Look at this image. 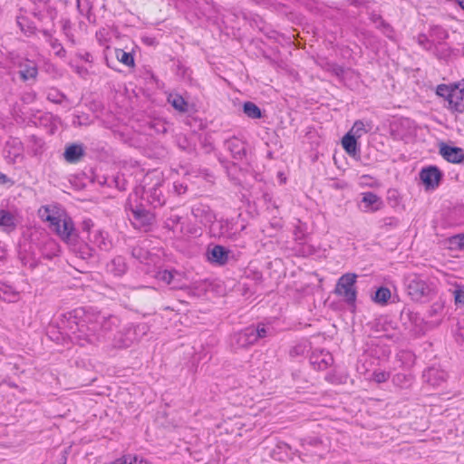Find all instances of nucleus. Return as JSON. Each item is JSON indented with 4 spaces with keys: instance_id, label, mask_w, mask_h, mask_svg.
I'll return each mask as SVG.
<instances>
[{
    "instance_id": "f257e3e1",
    "label": "nucleus",
    "mask_w": 464,
    "mask_h": 464,
    "mask_svg": "<svg viewBox=\"0 0 464 464\" xmlns=\"http://www.w3.org/2000/svg\"><path fill=\"white\" fill-rule=\"evenodd\" d=\"M61 324L80 345H96L104 342L106 334L119 326L120 319L113 314L79 308L62 314Z\"/></svg>"
},
{
    "instance_id": "f03ea898",
    "label": "nucleus",
    "mask_w": 464,
    "mask_h": 464,
    "mask_svg": "<svg viewBox=\"0 0 464 464\" xmlns=\"http://www.w3.org/2000/svg\"><path fill=\"white\" fill-rule=\"evenodd\" d=\"M56 208V207L43 206L39 209V216L44 221L49 222V227L63 240L66 242L74 240L77 234L72 218L65 211Z\"/></svg>"
},
{
    "instance_id": "7ed1b4c3",
    "label": "nucleus",
    "mask_w": 464,
    "mask_h": 464,
    "mask_svg": "<svg viewBox=\"0 0 464 464\" xmlns=\"http://www.w3.org/2000/svg\"><path fill=\"white\" fill-rule=\"evenodd\" d=\"M408 295L413 301L422 302L434 295V287L422 276L409 275L405 279Z\"/></svg>"
},
{
    "instance_id": "20e7f679",
    "label": "nucleus",
    "mask_w": 464,
    "mask_h": 464,
    "mask_svg": "<svg viewBox=\"0 0 464 464\" xmlns=\"http://www.w3.org/2000/svg\"><path fill=\"white\" fill-rule=\"evenodd\" d=\"M357 276L353 273L343 275L335 286V293L343 297L348 304L353 305L357 297L355 288Z\"/></svg>"
},
{
    "instance_id": "39448f33",
    "label": "nucleus",
    "mask_w": 464,
    "mask_h": 464,
    "mask_svg": "<svg viewBox=\"0 0 464 464\" xmlns=\"http://www.w3.org/2000/svg\"><path fill=\"white\" fill-rule=\"evenodd\" d=\"M166 184L163 180L157 179L151 187L144 188V194L147 201L153 207H162L166 203L165 191Z\"/></svg>"
},
{
    "instance_id": "423d86ee",
    "label": "nucleus",
    "mask_w": 464,
    "mask_h": 464,
    "mask_svg": "<svg viewBox=\"0 0 464 464\" xmlns=\"http://www.w3.org/2000/svg\"><path fill=\"white\" fill-rule=\"evenodd\" d=\"M442 178L443 173L436 166L425 167L420 171V179L426 190H433L437 188L440 186Z\"/></svg>"
},
{
    "instance_id": "0eeeda50",
    "label": "nucleus",
    "mask_w": 464,
    "mask_h": 464,
    "mask_svg": "<svg viewBox=\"0 0 464 464\" xmlns=\"http://www.w3.org/2000/svg\"><path fill=\"white\" fill-rule=\"evenodd\" d=\"M136 341L135 330L132 324H130L117 332L112 340V346L117 349L128 348Z\"/></svg>"
},
{
    "instance_id": "6e6552de",
    "label": "nucleus",
    "mask_w": 464,
    "mask_h": 464,
    "mask_svg": "<svg viewBox=\"0 0 464 464\" xmlns=\"http://www.w3.org/2000/svg\"><path fill=\"white\" fill-rule=\"evenodd\" d=\"M225 147L231 153L234 160L238 161L247 160V144L243 140L232 137L226 140Z\"/></svg>"
},
{
    "instance_id": "1a4fd4ad",
    "label": "nucleus",
    "mask_w": 464,
    "mask_h": 464,
    "mask_svg": "<svg viewBox=\"0 0 464 464\" xmlns=\"http://www.w3.org/2000/svg\"><path fill=\"white\" fill-rule=\"evenodd\" d=\"M131 218L130 221L133 224V226L137 228H143L146 229L150 225H151L154 217L153 215L149 212L148 210L142 208H131Z\"/></svg>"
},
{
    "instance_id": "9d476101",
    "label": "nucleus",
    "mask_w": 464,
    "mask_h": 464,
    "mask_svg": "<svg viewBox=\"0 0 464 464\" xmlns=\"http://www.w3.org/2000/svg\"><path fill=\"white\" fill-rule=\"evenodd\" d=\"M448 374L445 371L430 367L423 372V381L432 387H440L447 381Z\"/></svg>"
},
{
    "instance_id": "9b49d317",
    "label": "nucleus",
    "mask_w": 464,
    "mask_h": 464,
    "mask_svg": "<svg viewBox=\"0 0 464 464\" xmlns=\"http://www.w3.org/2000/svg\"><path fill=\"white\" fill-rule=\"evenodd\" d=\"M191 213L194 218L204 226L210 225L216 219L215 213L207 205L198 203L192 207Z\"/></svg>"
},
{
    "instance_id": "f8f14e48",
    "label": "nucleus",
    "mask_w": 464,
    "mask_h": 464,
    "mask_svg": "<svg viewBox=\"0 0 464 464\" xmlns=\"http://www.w3.org/2000/svg\"><path fill=\"white\" fill-rule=\"evenodd\" d=\"M440 155L450 163H461L464 160V150L459 147H453L442 143L440 148Z\"/></svg>"
},
{
    "instance_id": "ddd939ff",
    "label": "nucleus",
    "mask_w": 464,
    "mask_h": 464,
    "mask_svg": "<svg viewBox=\"0 0 464 464\" xmlns=\"http://www.w3.org/2000/svg\"><path fill=\"white\" fill-rule=\"evenodd\" d=\"M84 155V146L81 143H72L67 145L63 152L64 160L71 164L78 163Z\"/></svg>"
},
{
    "instance_id": "4468645a",
    "label": "nucleus",
    "mask_w": 464,
    "mask_h": 464,
    "mask_svg": "<svg viewBox=\"0 0 464 464\" xmlns=\"http://www.w3.org/2000/svg\"><path fill=\"white\" fill-rule=\"evenodd\" d=\"M233 341L240 348H246L256 343L254 335V326H248L237 333L233 336Z\"/></svg>"
},
{
    "instance_id": "2eb2a0df",
    "label": "nucleus",
    "mask_w": 464,
    "mask_h": 464,
    "mask_svg": "<svg viewBox=\"0 0 464 464\" xmlns=\"http://www.w3.org/2000/svg\"><path fill=\"white\" fill-rule=\"evenodd\" d=\"M464 89H460L458 85L453 87V92L448 101V108L454 112L463 113L464 112Z\"/></svg>"
},
{
    "instance_id": "dca6fc26",
    "label": "nucleus",
    "mask_w": 464,
    "mask_h": 464,
    "mask_svg": "<svg viewBox=\"0 0 464 464\" xmlns=\"http://www.w3.org/2000/svg\"><path fill=\"white\" fill-rule=\"evenodd\" d=\"M362 204H363L364 212H374L382 208L383 203L382 198L375 193L368 191L362 194Z\"/></svg>"
},
{
    "instance_id": "f3484780",
    "label": "nucleus",
    "mask_w": 464,
    "mask_h": 464,
    "mask_svg": "<svg viewBox=\"0 0 464 464\" xmlns=\"http://www.w3.org/2000/svg\"><path fill=\"white\" fill-rule=\"evenodd\" d=\"M106 270L114 276H121L127 271L125 258L121 256H115L107 265Z\"/></svg>"
},
{
    "instance_id": "a211bd4d",
    "label": "nucleus",
    "mask_w": 464,
    "mask_h": 464,
    "mask_svg": "<svg viewBox=\"0 0 464 464\" xmlns=\"http://www.w3.org/2000/svg\"><path fill=\"white\" fill-rule=\"evenodd\" d=\"M18 224L16 217L5 209L0 210V227L6 233L15 230Z\"/></svg>"
},
{
    "instance_id": "6ab92c4d",
    "label": "nucleus",
    "mask_w": 464,
    "mask_h": 464,
    "mask_svg": "<svg viewBox=\"0 0 464 464\" xmlns=\"http://www.w3.org/2000/svg\"><path fill=\"white\" fill-rule=\"evenodd\" d=\"M88 239L101 250H109L111 247V242L108 239L107 234L102 230H95L88 235Z\"/></svg>"
},
{
    "instance_id": "aec40b11",
    "label": "nucleus",
    "mask_w": 464,
    "mask_h": 464,
    "mask_svg": "<svg viewBox=\"0 0 464 464\" xmlns=\"http://www.w3.org/2000/svg\"><path fill=\"white\" fill-rule=\"evenodd\" d=\"M321 446L322 440L317 437L306 438L301 440V447L305 455L321 456V452L317 450Z\"/></svg>"
},
{
    "instance_id": "412c9836",
    "label": "nucleus",
    "mask_w": 464,
    "mask_h": 464,
    "mask_svg": "<svg viewBox=\"0 0 464 464\" xmlns=\"http://www.w3.org/2000/svg\"><path fill=\"white\" fill-rule=\"evenodd\" d=\"M229 251L223 246L216 245L208 251V260L218 265H225L228 260Z\"/></svg>"
},
{
    "instance_id": "4be33fe9",
    "label": "nucleus",
    "mask_w": 464,
    "mask_h": 464,
    "mask_svg": "<svg viewBox=\"0 0 464 464\" xmlns=\"http://www.w3.org/2000/svg\"><path fill=\"white\" fill-rule=\"evenodd\" d=\"M38 74V68L34 61L26 60L20 63L19 75L22 80L28 81L35 79Z\"/></svg>"
},
{
    "instance_id": "5701e85b",
    "label": "nucleus",
    "mask_w": 464,
    "mask_h": 464,
    "mask_svg": "<svg viewBox=\"0 0 464 464\" xmlns=\"http://www.w3.org/2000/svg\"><path fill=\"white\" fill-rule=\"evenodd\" d=\"M179 276L178 272L175 270H162L159 271L157 274V278L160 281L166 283L167 285H172L173 288H179V285L176 282V276Z\"/></svg>"
},
{
    "instance_id": "b1692460",
    "label": "nucleus",
    "mask_w": 464,
    "mask_h": 464,
    "mask_svg": "<svg viewBox=\"0 0 464 464\" xmlns=\"http://www.w3.org/2000/svg\"><path fill=\"white\" fill-rule=\"evenodd\" d=\"M342 144L343 149L349 155L354 156L357 153L358 149L356 137L354 135H352L351 132H348L344 135L342 140Z\"/></svg>"
},
{
    "instance_id": "393cba45",
    "label": "nucleus",
    "mask_w": 464,
    "mask_h": 464,
    "mask_svg": "<svg viewBox=\"0 0 464 464\" xmlns=\"http://www.w3.org/2000/svg\"><path fill=\"white\" fill-rule=\"evenodd\" d=\"M59 253V246L54 240H47L43 248L42 255L46 259H52Z\"/></svg>"
},
{
    "instance_id": "a878e982",
    "label": "nucleus",
    "mask_w": 464,
    "mask_h": 464,
    "mask_svg": "<svg viewBox=\"0 0 464 464\" xmlns=\"http://www.w3.org/2000/svg\"><path fill=\"white\" fill-rule=\"evenodd\" d=\"M243 111L250 119H260L263 116L261 109L252 102H244Z\"/></svg>"
},
{
    "instance_id": "bb28decb",
    "label": "nucleus",
    "mask_w": 464,
    "mask_h": 464,
    "mask_svg": "<svg viewBox=\"0 0 464 464\" xmlns=\"http://www.w3.org/2000/svg\"><path fill=\"white\" fill-rule=\"evenodd\" d=\"M17 24L21 31L24 32L26 35H32L36 31V26L34 22L30 21L24 15L17 17Z\"/></svg>"
},
{
    "instance_id": "cd10ccee",
    "label": "nucleus",
    "mask_w": 464,
    "mask_h": 464,
    "mask_svg": "<svg viewBox=\"0 0 464 464\" xmlns=\"http://www.w3.org/2000/svg\"><path fill=\"white\" fill-rule=\"evenodd\" d=\"M28 143L34 156H39L43 153L44 141L41 138L31 135L28 137Z\"/></svg>"
},
{
    "instance_id": "c85d7f7f",
    "label": "nucleus",
    "mask_w": 464,
    "mask_h": 464,
    "mask_svg": "<svg viewBox=\"0 0 464 464\" xmlns=\"http://www.w3.org/2000/svg\"><path fill=\"white\" fill-rule=\"evenodd\" d=\"M168 102L174 107V109L180 112H185L188 111V102L181 95L170 94L168 97Z\"/></svg>"
},
{
    "instance_id": "c756f323",
    "label": "nucleus",
    "mask_w": 464,
    "mask_h": 464,
    "mask_svg": "<svg viewBox=\"0 0 464 464\" xmlns=\"http://www.w3.org/2000/svg\"><path fill=\"white\" fill-rule=\"evenodd\" d=\"M371 20L376 24V27L378 29H381L382 31V33L386 36H388V37L392 36V26L388 23H386L380 14H373L371 16Z\"/></svg>"
},
{
    "instance_id": "7c9ffc66",
    "label": "nucleus",
    "mask_w": 464,
    "mask_h": 464,
    "mask_svg": "<svg viewBox=\"0 0 464 464\" xmlns=\"http://www.w3.org/2000/svg\"><path fill=\"white\" fill-rule=\"evenodd\" d=\"M391 298V291L385 286L379 287L375 295L372 296V301L376 304H385Z\"/></svg>"
},
{
    "instance_id": "2f4dec72",
    "label": "nucleus",
    "mask_w": 464,
    "mask_h": 464,
    "mask_svg": "<svg viewBox=\"0 0 464 464\" xmlns=\"http://www.w3.org/2000/svg\"><path fill=\"white\" fill-rule=\"evenodd\" d=\"M77 9L82 15L86 16L89 22H92L94 15L92 14V5L89 0H77Z\"/></svg>"
},
{
    "instance_id": "473e14b6",
    "label": "nucleus",
    "mask_w": 464,
    "mask_h": 464,
    "mask_svg": "<svg viewBox=\"0 0 464 464\" xmlns=\"http://www.w3.org/2000/svg\"><path fill=\"white\" fill-rule=\"evenodd\" d=\"M455 340L459 343H464V315L457 318L456 325L453 328Z\"/></svg>"
},
{
    "instance_id": "72a5a7b5",
    "label": "nucleus",
    "mask_w": 464,
    "mask_h": 464,
    "mask_svg": "<svg viewBox=\"0 0 464 464\" xmlns=\"http://www.w3.org/2000/svg\"><path fill=\"white\" fill-rule=\"evenodd\" d=\"M115 55L119 62L126 66L133 67L135 65L133 55L121 49L115 50Z\"/></svg>"
},
{
    "instance_id": "f704fd0d",
    "label": "nucleus",
    "mask_w": 464,
    "mask_h": 464,
    "mask_svg": "<svg viewBox=\"0 0 464 464\" xmlns=\"http://www.w3.org/2000/svg\"><path fill=\"white\" fill-rule=\"evenodd\" d=\"M412 377L411 374L397 373L392 377V382L394 385L405 388L411 385Z\"/></svg>"
},
{
    "instance_id": "c9c22d12",
    "label": "nucleus",
    "mask_w": 464,
    "mask_h": 464,
    "mask_svg": "<svg viewBox=\"0 0 464 464\" xmlns=\"http://www.w3.org/2000/svg\"><path fill=\"white\" fill-rule=\"evenodd\" d=\"M119 464H150L143 458H138L136 455H125L117 459Z\"/></svg>"
},
{
    "instance_id": "e433bc0d",
    "label": "nucleus",
    "mask_w": 464,
    "mask_h": 464,
    "mask_svg": "<svg viewBox=\"0 0 464 464\" xmlns=\"http://www.w3.org/2000/svg\"><path fill=\"white\" fill-rule=\"evenodd\" d=\"M47 100L53 103L61 104L66 100V96L57 89H50L47 92Z\"/></svg>"
},
{
    "instance_id": "4c0bfd02",
    "label": "nucleus",
    "mask_w": 464,
    "mask_h": 464,
    "mask_svg": "<svg viewBox=\"0 0 464 464\" xmlns=\"http://www.w3.org/2000/svg\"><path fill=\"white\" fill-rule=\"evenodd\" d=\"M48 43L51 45V47L53 48V50L54 51V53L56 56L61 57V58H63L66 56V51L63 48V46L62 45V44L59 42L58 39H56L54 37H50Z\"/></svg>"
},
{
    "instance_id": "58836bf2",
    "label": "nucleus",
    "mask_w": 464,
    "mask_h": 464,
    "mask_svg": "<svg viewBox=\"0 0 464 464\" xmlns=\"http://www.w3.org/2000/svg\"><path fill=\"white\" fill-rule=\"evenodd\" d=\"M232 224L228 220L220 221V232L219 235L227 238H234L236 233L232 232Z\"/></svg>"
},
{
    "instance_id": "ea45409f",
    "label": "nucleus",
    "mask_w": 464,
    "mask_h": 464,
    "mask_svg": "<svg viewBox=\"0 0 464 464\" xmlns=\"http://www.w3.org/2000/svg\"><path fill=\"white\" fill-rule=\"evenodd\" d=\"M450 244L451 248L464 249V233L451 237L450 238Z\"/></svg>"
},
{
    "instance_id": "a19ab883",
    "label": "nucleus",
    "mask_w": 464,
    "mask_h": 464,
    "mask_svg": "<svg viewBox=\"0 0 464 464\" xmlns=\"http://www.w3.org/2000/svg\"><path fill=\"white\" fill-rule=\"evenodd\" d=\"M452 92H453V87H450L446 84L438 85L437 90H436L437 95L443 97L447 102L449 101Z\"/></svg>"
},
{
    "instance_id": "79ce46f5",
    "label": "nucleus",
    "mask_w": 464,
    "mask_h": 464,
    "mask_svg": "<svg viewBox=\"0 0 464 464\" xmlns=\"http://www.w3.org/2000/svg\"><path fill=\"white\" fill-rule=\"evenodd\" d=\"M368 130H365V125L362 121H356L351 130L350 132H353L357 138H360L362 134L366 133Z\"/></svg>"
},
{
    "instance_id": "37998d69",
    "label": "nucleus",
    "mask_w": 464,
    "mask_h": 464,
    "mask_svg": "<svg viewBox=\"0 0 464 464\" xmlns=\"http://www.w3.org/2000/svg\"><path fill=\"white\" fill-rule=\"evenodd\" d=\"M181 218L179 215H171L165 221V227L169 230L174 231L176 227L179 224Z\"/></svg>"
},
{
    "instance_id": "c03bdc74",
    "label": "nucleus",
    "mask_w": 464,
    "mask_h": 464,
    "mask_svg": "<svg viewBox=\"0 0 464 464\" xmlns=\"http://www.w3.org/2000/svg\"><path fill=\"white\" fill-rule=\"evenodd\" d=\"M390 378V373L385 371H374L372 379L378 383L385 382Z\"/></svg>"
},
{
    "instance_id": "a18cd8bd",
    "label": "nucleus",
    "mask_w": 464,
    "mask_h": 464,
    "mask_svg": "<svg viewBox=\"0 0 464 464\" xmlns=\"http://www.w3.org/2000/svg\"><path fill=\"white\" fill-rule=\"evenodd\" d=\"M268 331L264 324H258L256 327L254 326V335L256 342H257L258 339L266 337Z\"/></svg>"
},
{
    "instance_id": "49530a36",
    "label": "nucleus",
    "mask_w": 464,
    "mask_h": 464,
    "mask_svg": "<svg viewBox=\"0 0 464 464\" xmlns=\"http://www.w3.org/2000/svg\"><path fill=\"white\" fill-rule=\"evenodd\" d=\"M133 329L135 330V338L138 341L142 335H144L147 331L149 330V327L146 324H138L136 325L132 324Z\"/></svg>"
},
{
    "instance_id": "de8ad7c7",
    "label": "nucleus",
    "mask_w": 464,
    "mask_h": 464,
    "mask_svg": "<svg viewBox=\"0 0 464 464\" xmlns=\"http://www.w3.org/2000/svg\"><path fill=\"white\" fill-rule=\"evenodd\" d=\"M381 227H395L398 226L399 221L396 218L389 217L380 220Z\"/></svg>"
},
{
    "instance_id": "09e8293b",
    "label": "nucleus",
    "mask_w": 464,
    "mask_h": 464,
    "mask_svg": "<svg viewBox=\"0 0 464 464\" xmlns=\"http://www.w3.org/2000/svg\"><path fill=\"white\" fill-rule=\"evenodd\" d=\"M418 43L426 50H430L432 46V44L430 42V40L425 34H420L418 36Z\"/></svg>"
},
{
    "instance_id": "8fccbe9b",
    "label": "nucleus",
    "mask_w": 464,
    "mask_h": 464,
    "mask_svg": "<svg viewBox=\"0 0 464 464\" xmlns=\"http://www.w3.org/2000/svg\"><path fill=\"white\" fill-rule=\"evenodd\" d=\"M454 298L456 304H464V290L462 289H456L454 291Z\"/></svg>"
},
{
    "instance_id": "3c124183",
    "label": "nucleus",
    "mask_w": 464,
    "mask_h": 464,
    "mask_svg": "<svg viewBox=\"0 0 464 464\" xmlns=\"http://www.w3.org/2000/svg\"><path fill=\"white\" fill-rule=\"evenodd\" d=\"M333 362H334V359H333L332 355L327 354L319 362V368L320 369H326L328 366H330L333 363Z\"/></svg>"
},
{
    "instance_id": "603ef678",
    "label": "nucleus",
    "mask_w": 464,
    "mask_h": 464,
    "mask_svg": "<svg viewBox=\"0 0 464 464\" xmlns=\"http://www.w3.org/2000/svg\"><path fill=\"white\" fill-rule=\"evenodd\" d=\"M442 310H443V304L441 303L437 302L431 305L429 313L431 316H433L435 314L441 313Z\"/></svg>"
},
{
    "instance_id": "864d4df0",
    "label": "nucleus",
    "mask_w": 464,
    "mask_h": 464,
    "mask_svg": "<svg viewBox=\"0 0 464 464\" xmlns=\"http://www.w3.org/2000/svg\"><path fill=\"white\" fill-rule=\"evenodd\" d=\"M81 227L83 231H86L88 233V235L92 234V232L91 231L92 227H93V222L92 219H90V218L84 219L82 222Z\"/></svg>"
},
{
    "instance_id": "5fc2aeb1",
    "label": "nucleus",
    "mask_w": 464,
    "mask_h": 464,
    "mask_svg": "<svg viewBox=\"0 0 464 464\" xmlns=\"http://www.w3.org/2000/svg\"><path fill=\"white\" fill-rule=\"evenodd\" d=\"M126 290H127V288H126V286H125V285H119L117 286V292H116L115 295H111V299H114V300H119V301H121V295H124L126 294Z\"/></svg>"
},
{
    "instance_id": "6e6d98bb",
    "label": "nucleus",
    "mask_w": 464,
    "mask_h": 464,
    "mask_svg": "<svg viewBox=\"0 0 464 464\" xmlns=\"http://www.w3.org/2000/svg\"><path fill=\"white\" fill-rule=\"evenodd\" d=\"M304 233L300 227H297L295 230V240L302 244L304 240Z\"/></svg>"
},
{
    "instance_id": "4d7b16f0",
    "label": "nucleus",
    "mask_w": 464,
    "mask_h": 464,
    "mask_svg": "<svg viewBox=\"0 0 464 464\" xmlns=\"http://www.w3.org/2000/svg\"><path fill=\"white\" fill-rule=\"evenodd\" d=\"M331 72L334 75H336L338 77H342L343 75V73H344V69H343V67H342V66H340L338 64H333L331 66Z\"/></svg>"
},
{
    "instance_id": "13d9d810",
    "label": "nucleus",
    "mask_w": 464,
    "mask_h": 464,
    "mask_svg": "<svg viewBox=\"0 0 464 464\" xmlns=\"http://www.w3.org/2000/svg\"><path fill=\"white\" fill-rule=\"evenodd\" d=\"M61 23H62V28H63V34L72 32V23L69 19H67V18L63 19L61 21Z\"/></svg>"
},
{
    "instance_id": "bf43d9fd",
    "label": "nucleus",
    "mask_w": 464,
    "mask_h": 464,
    "mask_svg": "<svg viewBox=\"0 0 464 464\" xmlns=\"http://www.w3.org/2000/svg\"><path fill=\"white\" fill-rule=\"evenodd\" d=\"M173 187H174L175 191L179 195L184 194L187 191V187L183 186L182 184L174 183Z\"/></svg>"
},
{
    "instance_id": "052dcab7",
    "label": "nucleus",
    "mask_w": 464,
    "mask_h": 464,
    "mask_svg": "<svg viewBox=\"0 0 464 464\" xmlns=\"http://www.w3.org/2000/svg\"><path fill=\"white\" fill-rule=\"evenodd\" d=\"M10 183L11 185L14 184V181L8 178L5 174L0 172V185Z\"/></svg>"
},
{
    "instance_id": "680f3d73",
    "label": "nucleus",
    "mask_w": 464,
    "mask_h": 464,
    "mask_svg": "<svg viewBox=\"0 0 464 464\" xmlns=\"http://www.w3.org/2000/svg\"><path fill=\"white\" fill-rule=\"evenodd\" d=\"M75 72H77L80 76L84 77L88 74V70L83 66H75L74 67Z\"/></svg>"
},
{
    "instance_id": "e2e57ef3",
    "label": "nucleus",
    "mask_w": 464,
    "mask_h": 464,
    "mask_svg": "<svg viewBox=\"0 0 464 464\" xmlns=\"http://www.w3.org/2000/svg\"><path fill=\"white\" fill-rule=\"evenodd\" d=\"M79 57L86 63H92V55L88 52H85L83 54H79Z\"/></svg>"
},
{
    "instance_id": "0e129e2a",
    "label": "nucleus",
    "mask_w": 464,
    "mask_h": 464,
    "mask_svg": "<svg viewBox=\"0 0 464 464\" xmlns=\"http://www.w3.org/2000/svg\"><path fill=\"white\" fill-rule=\"evenodd\" d=\"M325 380L331 383H337V380L334 374L328 373L325 376Z\"/></svg>"
},
{
    "instance_id": "69168bd1",
    "label": "nucleus",
    "mask_w": 464,
    "mask_h": 464,
    "mask_svg": "<svg viewBox=\"0 0 464 464\" xmlns=\"http://www.w3.org/2000/svg\"><path fill=\"white\" fill-rule=\"evenodd\" d=\"M5 257V248L0 241V260H3Z\"/></svg>"
},
{
    "instance_id": "338daca9",
    "label": "nucleus",
    "mask_w": 464,
    "mask_h": 464,
    "mask_svg": "<svg viewBox=\"0 0 464 464\" xmlns=\"http://www.w3.org/2000/svg\"><path fill=\"white\" fill-rule=\"evenodd\" d=\"M64 34H65L66 38L68 39V41H70L72 44H75V40H74V37H73V34H72V32L65 33Z\"/></svg>"
},
{
    "instance_id": "774afa93",
    "label": "nucleus",
    "mask_w": 464,
    "mask_h": 464,
    "mask_svg": "<svg viewBox=\"0 0 464 464\" xmlns=\"http://www.w3.org/2000/svg\"><path fill=\"white\" fill-rule=\"evenodd\" d=\"M42 33L44 35V37L46 38L47 42H49L50 37H53V35L51 34V33L48 30H43Z\"/></svg>"
}]
</instances>
